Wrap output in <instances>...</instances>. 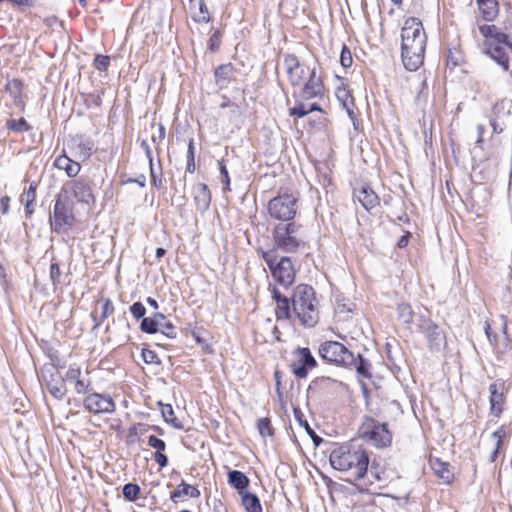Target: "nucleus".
<instances>
[{"instance_id":"obj_5","label":"nucleus","mask_w":512,"mask_h":512,"mask_svg":"<svg viewBox=\"0 0 512 512\" xmlns=\"http://www.w3.org/2000/svg\"><path fill=\"white\" fill-rule=\"evenodd\" d=\"M272 236L275 246L285 253L305 252L309 248L304 226L295 221L279 223Z\"/></svg>"},{"instance_id":"obj_9","label":"nucleus","mask_w":512,"mask_h":512,"mask_svg":"<svg viewBox=\"0 0 512 512\" xmlns=\"http://www.w3.org/2000/svg\"><path fill=\"white\" fill-rule=\"evenodd\" d=\"M318 353L323 360L337 366L351 367L355 362L354 353L338 341L323 342Z\"/></svg>"},{"instance_id":"obj_52","label":"nucleus","mask_w":512,"mask_h":512,"mask_svg":"<svg viewBox=\"0 0 512 512\" xmlns=\"http://www.w3.org/2000/svg\"><path fill=\"white\" fill-rule=\"evenodd\" d=\"M221 38H222V35L220 33V31L216 30L211 36H210V39L208 41V47L211 51H217L220 47V44H221Z\"/></svg>"},{"instance_id":"obj_36","label":"nucleus","mask_w":512,"mask_h":512,"mask_svg":"<svg viewBox=\"0 0 512 512\" xmlns=\"http://www.w3.org/2000/svg\"><path fill=\"white\" fill-rule=\"evenodd\" d=\"M294 418L299 423L300 426L304 427L306 432L313 438L314 442L316 443V440L314 437L320 439L314 432V430L310 427L309 423L304 417L303 412L299 407L293 408Z\"/></svg>"},{"instance_id":"obj_43","label":"nucleus","mask_w":512,"mask_h":512,"mask_svg":"<svg viewBox=\"0 0 512 512\" xmlns=\"http://www.w3.org/2000/svg\"><path fill=\"white\" fill-rule=\"evenodd\" d=\"M340 63L344 68L350 67L353 63L352 53L345 44L342 45Z\"/></svg>"},{"instance_id":"obj_55","label":"nucleus","mask_w":512,"mask_h":512,"mask_svg":"<svg viewBox=\"0 0 512 512\" xmlns=\"http://www.w3.org/2000/svg\"><path fill=\"white\" fill-rule=\"evenodd\" d=\"M141 355H142L143 361L147 364H153V363L160 362L157 354L152 350L144 348V349H142Z\"/></svg>"},{"instance_id":"obj_20","label":"nucleus","mask_w":512,"mask_h":512,"mask_svg":"<svg viewBox=\"0 0 512 512\" xmlns=\"http://www.w3.org/2000/svg\"><path fill=\"white\" fill-rule=\"evenodd\" d=\"M273 299L276 301L277 320L290 319L293 314L291 299L282 295L276 288L273 289Z\"/></svg>"},{"instance_id":"obj_39","label":"nucleus","mask_w":512,"mask_h":512,"mask_svg":"<svg viewBox=\"0 0 512 512\" xmlns=\"http://www.w3.org/2000/svg\"><path fill=\"white\" fill-rule=\"evenodd\" d=\"M257 429L262 437L272 436L274 434L271 421L267 417L258 419Z\"/></svg>"},{"instance_id":"obj_13","label":"nucleus","mask_w":512,"mask_h":512,"mask_svg":"<svg viewBox=\"0 0 512 512\" xmlns=\"http://www.w3.org/2000/svg\"><path fill=\"white\" fill-rule=\"evenodd\" d=\"M419 331L424 333L431 350H440L445 345V335L442 329L429 318L421 317L418 323Z\"/></svg>"},{"instance_id":"obj_8","label":"nucleus","mask_w":512,"mask_h":512,"mask_svg":"<svg viewBox=\"0 0 512 512\" xmlns=\"http://www.w3.org/2000/svg\"><path fill=\"white\" fill-rule=\"evenodd\" d=\"M262 258L269 267L273 278L280 285L288 287L294 282L295 270L289 257H281L277 260L275 251L269 250L262 253Z\"/></svg>"},{"instance_id":"obj_15","label":"nucleus","mask_w":512,"mask_h":512,"mask_svg":"<svg viewBox=\"0 0 512 512\" xmlns=\"http://www.w3.org/2000/svg\"><path fill=\"white\" fill-rule=\"evenodd\" d=\"M283 63L289 83L293 87L300 86L305 76V70L301 66L297 56L294 54H286L284 55Z\"/></svg>"},{"instance_id":"obj_1","label":"nucleus","mask_w":512,"mask_h":512,"mask_svg":"<svg viewBox=\"0 0 512 512\" xmlns=\"http://www.w3.org/2000/svg\"><path fill=\"white\" fill-rule=\"evenodd\" d=\"M426 44L422 22L415 17L406 19L401 30V58L407 70L416 71L423 65Z\"/></svg>"},{"instance_id":"obj_19","label":"nucleus","mask_w":512,"mask_h":512,"mask_svg":"<svg viewBox=\"0 0 512 512\" xmlns=\"http://www.w3.org/2000/svg\"><path fill=\"white\" fill-rule=\"evenodd\" d=\"M193 198L196 209L201 213L206 212L211 203V193L204 183H197L193 186Z\"/></svg>"},{"instance_id":"obj_40","label":"nucleus","mask_w":512,"mask_h":512,"mask_svg":"<svg viewBox=\"0 0 512 512\" xmlns=\"http://www.w3.org/2000/svg\"><path fill=\"white\" fill-rule=\"evenodd\" d=\"M337 98L342 102L343 106L346 108L350 117L354 114L353 111L349 108V103H353V98L349 94V92L345 88H339L336 93Z\"/></svg>"},{"instance_id":"obj_34","label":"nucleus","mask_w":512,"mask_h":512,"mask_svg":"<svg viewBox=\"0 0 512 512\" xmlns=\"http://www.w3.org/2000/svg\"><path fill=\"white\" fill-rule=\"evenodd\" d=\"M140 330L147 334H155L159 332V323L156 321L154 315L152 317H145L140 323Z\"/></svg>"},{"instance_id":"obj_38","label":"nucleus","mask_w":512,"mask_h":512,"mask_svg":"<svg viewBox=\"0 0 512 512\" xmlns=\"http://www.w3.org/2000/svg\"><path fill=\"white\" fill-rule=\"evenodd\" d=\"M432 468L435 471V473L442 478L445 482H449L452 474L448 469V465L446 463H442L440 461H436L432 464Z\"/></svg>"},{"instance_id":"obj_61","label":"nucleus","mask_w":512,"mask_h":512,"mask_svg":"<svg viewBox=\"0 0 512 512\" xmlns=\"http://www.w3.org/2000/svg\"><path fill=\"white\" fill-rule=\"evenodd\" d=\"M409 237H410L409 232H407L405 235L401 236V238L397 242V246L399 248H405L409 243Z\"/></svg>"},{"instance_id":"obj_57","label":"nucleus","mask_w":512,"mask_h":512,"mask_svg":"<svg viewBox=\"0 0 512 512\" xmlns=\"http://www.w3.org/2000/svg\"><path fill=\"white\" fill-rule=\"evenodd\" d=\"M154 459L161 468H164L168 465V457L162 452H155Z\"/></svg>"},{"instance_id":"obj_28","label":"nucleus","mask_w":512,"mask_h":512,"mask_svg":"<svg viewBox=\"0 0 512 512\" xmlns=\"http://www.w3.org/2000/svg\"><path fill=\"white\" fill-rule=\"evenodd\" d=\"M5 90L13 98V102L16 106H23L22 90L23 83L18 79H12L7 82Z\"/></svg>"},{"instance_id":"obj_22","label":"nucleus","mask_w":512,"mask_h":512,"mask_svg":"<svg viewBox=\"0 0 512 512\" xmlns=\"http://www.w3.org/2000/svg\"><path fill=\"white\" fill-rule=\"evenodd\" d=\"M476 4L484 21L493 22L499 16L498 0H476Z\"/></svg>"},{"instance_id":"obj_12","label":"nucleus","mask_w":512,"mask_h":512,"mask_svg":"<svg viewBox=\"0 0 512 512\" xmlns=\"http://www.w3.org/2000/svg\"><path fill=\"white\" fill-rule=\"evenodd\" d=\"M294 359L290 364L292 373L297 378H306L308 371L317 366V361L307 347L297 348L294 352Z\"/></svg>"},{"instance_id":"obj_35","label":"nucleus","mask_w":512,"mask_h":512,"mask_svg":"<svg viewBox=\"0 0 512 512\" xmlns=\"http://www.w3.org/2000/svg\"><path fill=\"white\" fill-rule=\"evenodd\" d=\"M140 491L138 484L127 483L123 486L122 494L127 501L134 502L138 499Z\"/></svg>"},{"instance_id":"obj_30","label":"nucleus","mask_w":512,"mask_h":512,"mask_svg":"<svg viewBox=\"0 0 512 512\" xmlns=\"http://www.w3.org/2000/svg\"><path fill=\"white\" fill-rule=\"evenodd\" d=\"M242 495V505L247 512H262V506L257 495L244 492Z\"/></svg>"},{"instance_id":"obj_64","label":"nucleus","mask_w":512,"mask_h":512,"mask_svg":"<svg viewBox=\"0 0 512 512\" xmlns=\"http://www.w3.org/2000/svg\"><path fill=\"white\" fill-rule=\"evenodd\" d=\"M154 317L156 321L159 323V327L165 322H167L166 316L160 312L154 313Z\"/></svg>"},{"instance_id":"obj_62","label":"nucleus","mask_w":512,"mask_h":512,"mask_svg":"<svg viewBox=\"0 0 512 512\" xmlns=\"http://www.w3.org/2000/svg\"><path fill=\"white\" fill-rule=\"evenodd\" d=\"M158 130H159V134H157V136H155V135L152 136L153 142H156L157 140H163L165 137V127L162 124H159Z\"/></svg>"},{"instance_id":"obj_29","label":"nucleus","mask_w":512,"mask_h":512,"mask_svg":"<svg viewBox=\"0 0 512 512\" xmlns=\"http://www.w3.org/2000/svg\"><path fill=\"white\" fill-rule=\"evenodd\" d=\"M190 4L192 7H198V12L193 13V20L198 23H208L211 18L209 15L208 8L204 0H191Z\"/></svg>"},{"instance_id":"obj_47","label":"nucleus","mask_w":512,"mask_h":512,"mask_svg":"<svg viewBox=\"0 0 512 512\" xmlns=\"http://www.w3.org/2000/svg\"><path fill=\"white\" fill-rule=\"evenodd\" d=\"M159 331L163 335H165L166 337H168L170 339H174V338L177 337L176 328H175V326L170 321H167L164 324H162L160 326V330Z\"/></svg>"},{"instance_id":"obj_33","label":"nucleus","mask_w":512,"mask_h":512,"mask_svg":"<svg viewBox=\"0 0 512 512\" xmlns=\"http://www.w3.org/2000/svg\"><path fill=\"white\" fill-rule=\"evenodd\" d=\"M5 127L8 130L16 133L25 132L32 129V126L24 118H20L18 120L13 118L8 119L6 121Z\"/></svg>"},{"instance_id":"obj_4","label":"nucleus","mask_w":512,"mask_h":512,"mask_svg":"<svg viewBox=\"0 0 512 512\" xmlns=\"http://www.w3.org/2000/svg\"><path fill=\"white\" fill-rule=\"evenodd\" d=\"M291 303L293 314L301 325L314 327L319 321L318 300L315 290L307 284L297 285L292 293Z\"/></svg>"},{"instance_id":"obj_60","label":"nucleus","mask_w":512,"mask_h":512,"mask_svg":"<svg viewBox=\"0 0 512 512\" xmlns=\"http://www.w3.org/2000/svg\"><path fill=\"white\" fill-rule=\"evenodd\" d=\"M140 145L145 151V155L149 161V164L153 163L152 151H151V148H150L149 144L147 143V141L142 140Z\"/></svg>"},{"instance_id":"obj_26","label":"nucleus","mask_w":512,"mask_h":512,"mask_svg":"<svg viewBox=\"0 0 512 512\" xmlns=\"http://www.w3.org/2000/svg\"><path fill=\"white\" fill-rule=\"evenodd\" d=\"M54 166L59 170L65 171L69 177H75L81 169V166L78 162L72 160L65 154L59 155L55 159Z\"/></svg>"},{"instance_id":"obj_48","label":"nucleus","mask_w":512,"mask_h":512,"mask_svg":"<svg viewBox=\"0 0 512 512\" xmlns=\"http://www.w3.org/2000/svg\"><path fill=\"white\" fill-rule=\"evenodd\" d=\"M110 65L109 56L97 55L94 59V67L99 71H106Z\"/></svg>"},{"instance_id":"obj_10","label":"nucleus","mask_w":512,"mask_h":512,"mask_svg":"<svg viewBox=\"0 0 512 512\" xmlns=\"http://www.w3.org/2000/svg\"><path fill=\"white\" fill-rule=\"evenodd\" d=\"M51 229L57 234H65L75 224L72 208L58 195L53 209V218L50 219Z\"/></svg>"},{"instance_id":"obj_6","label":"nucleus","mask_w":512,"mask_h":512,"mask_svg":"<svg viewBox=\"0 0 512 512\" xmlns=\"http://www.w3.org/2000/svg\"><path fill=\"white\" fill-rule=\"evenodd\" d=\"M298 196L288 190L280 191L268 202V214L283 223L292 222L297 214Z\"/></svg>"},{"instance_id":"obj_58","label":"nucleus","mask_w":512,"mask_h":512,"mask_svg":"<svg viewBox=\"0 0 512 512\" xmlns=\"http://www.w3.org/2000/svg\"><path fill=\"white\" fill-rule=\"evenodd\" d=\"M187 162H195L194 140L190 139L187 149Z\"/></svg>"},{"instance_id":"obj_7","label":"nucleus","mask_w":512,"mask_h":512,"mask_svg":"<svg viewBox=\"0 0 512 512\" xmlns=\"http://www.w3.org/2000/svg\"><path fill=\"white\" fill-rule=\"evenodd\" d=\"M361 439L376 448H386L392 443V432L387 423H380L372 417H365L358 429Z\"/></svg>"},{"instance_id":"obj_23","label":"nucleus","mask_w":512,"mask_h":512,"mask_svg":"<svg viewBox=\"0 0 512 512\" xmlns=\"http://www.w3.org/2000/svg\"><path fill=\"white\" fill-rule=\"evenodd\" d=\"M234 76L235 68L231 63L219 65L214 71L215 83L220 89L227 88Z\"/></svg>"},{"instance_id":"obj_63","label":"nucleus","mask_w":512,"mask_h":512,"mask_svg":"<svg viewBox=\"0 0 512 512\" xmlns=\"http://www.w3.org/2000/svg\"><path fill=\"white\" fill-rule=\"evenodd\" d=\"M33 202L34 201H24V205H25V213H26V216L27 217H30L33 212H34V209H33Z\"/></svg>"},{"instance_id":"obj_49","label":"nucleus","mask_w":512,"mask_h":512,"mask_svg":"<svg viewBox=\"0 0 512 512\" xmlns=\"http://www.w3.org/2000/svg\"><path fill=\"white\" fill-rule=\"evenodd\" d=\"M81 377H82V373H81L80 368L71 366V367H69L64 379H65V381L72 382L75 384L76 381L81 379Z\"/></svg>"},{"instance_id":"obj_11","label":"nucleus","mask_w":512,"mask_h":512,"mask_svg":"<svg viewBox=\"0 0 512 512\" xmlns=\"http://www.w3.org/2000/svg\"><path fill=\"white\" fill-rule=\"evenodd\" d=\"M84 408L93 414H112L116 404L109 394L89 393L83 401Z\"/></svg>"},{"instance_id":"obj_45","label":"nucleus","mask_w":512,"mask_h":512,"mask_svg":"<svg viewBox=\"0 0 512 512\" xmlns=\"http://www.w3.org/2000/svg\"><path fill=\"white\" fill-rule=\"evenodd\" d=\"M103 94H104L103 90L90 93V94L86 95L85 103L87 104V106L94 105L96 107H100L102 104Z\"/></svg>"},{"instance_id":"obj_44","label":"nucleus","mask_w":512,"mask_h":512,"mask_svg":"<svg viewBox=\"0 0 512 512\" xmlns=\"http://www.w3.org/2000/svg\"><path fill=\"white\" fill-rule=\"evenodd\" d=\"M218 165H219V171L221 174V181L224 184L223 190H224V192L230 191V177H229L227 167L223 160L219 161Z\"/></svg>"},{"instance_id":"obj_42","label":"nucleus","mask_w":512,"mask_h":512,"mask_svg":"<svg viewBox=\"0 0 512 512\" xmlns=\"http://www.w3.org/2000/svg\"><path fill=\"white\" fill-rule=\"evenodd\" d=\"M74 389L76 393L78 394H89L92 393L91 389V382L89 379H86L85 377H81L76 383L74 384Z\"/></svg>"},{"instance_id":"obj_51","label":"nucleus","mask_w":512,"mask_h":512,"mask_svg":"<svg viewBox=\"0 0 512 512\" xmlns=\"http://www.w3.org/2000/svg\"><path fill=\"white\" fill-rule=\"evenodd\" d=\"M36 189L37 184L35 182L30 183L29 188L24 191V193L21 195V202L24 201H35L36 198Z\"/></svg>"},{"instance_id":"obj_18","label":"nucleus","mask_w":512,"mask_h":512,"mask_svg":"<svg viewBox=\"0 0 512 512\" xmlns=\"http://www.w3.org/2000/svg\"><path fill=\"white\" fill-rule=\"evenodd\" d=\"M504 382L496 381L489 386L490 391V409L491 413L499 417L504 409L505 396H504Z\"/></svg>"},{"instance_id":"obj_50","label":"nucleus","mask_w":512,"mask_h":512,"mask_svg":"<svg viewBox=\"0 0 512 512\" xmlns=\"http://www.w3.org/2000/svg\"><path fill=\"white\" fill-rule=\"evenodd\" d=\"M150 165V174H151V181H152V184L156 187V188H160L162 186V169L161 167L159 168V170L157 171L155 168H154V165L153 163L149 164Z\"/></svg>"},{"instance_id":"obj_17","label":"nucleus","mask_w":512,"mask_h":512,"mask_svg":"<svg viewBox=\"0 0 512 512\" xmlns=\"http://www.w3.org/2000/svg\"><path fill=\"white\" fill-rule=\"evenodd\" d=\"M49 372V376L43 374L46 387L53 397L61 400L64 398L67 392L65 379L55 368H51Z\"/></svg>"},{"instance_id":"obj_37","label":"nucleus","mask_w":512,"mask_h":512,"mask_svg":"<svg viewBox=\"0 0 512 512\" xmlns=\"http://www.w3.org/2000/svg\"><path fill=\"white\" fill-rule=\"evenodd\" d=\"M398 319L404 324H410L413 319V311L410 305L401 303L397 306Z\"/></svg>"},{"instance_id":"obj_53","label":"nucleus","mask_w":512,"mask_h":512,"mask_svg":"<svg viewBox=\"0 0 512 512\" xmlns=\"http://www.w3.org/2000/svg\"><path fill=\"white\" fill-rule=\"evenodd\" d=\"M148 445L150 447L156 449V452H162L166 448V443L162 439H160L154 435L149 436Z\"/></svg>"},{"instance_id":"obj_2","label":"nucleus","mask_w":512,"mask_h":512,"mask_svg":"<svg viewBox=\"0 0 512 512\" xmlns=\"http://www.w3.org/2000/svg\"><path fill=\"white\" fill-rule=\"evenodd\" d=\"M329 461L334 469L345 473V480L352 484H357L368 472L369 455L360 447L338 446L331 451Z\"/></svg>"},{"instance_id":"obj_25","label":"nucleus","mask_w":512,"mask_h":512,"mask_svg":"<svg viewBox=\"0 0 512 512\" xmlns=\"http://www.w3.org/2000/svg\"><path fill=\"white\" fill-rule=\"evenodd\" d=\"M200 496V491L190 484H187L186 482L182 481L176 489L171 492L170 499L174 503H178L181 499L185 497L189 498H198Z\"/></svg>"},{"instance_id":"obj_32","label":"nucleus","mask_w":512,"mask_h":512,"mask_svg":"<svg viewBox=\"0 0 512 512\" xmlns=\"http://www.w3.org/2000/svg\"><path fill=\"white\" fill-rule=\"evenodd\" d=\"M352 366L355 367L359 376L367 379L371 378V364L367 359L363 358L360 354L355 356V362L351 365V367Z\"/></svg>"},{"instance_id":"obj_24","label":"nucleus","mask_w":512,"mask_h":512,"mask_svg":"<svg viewBox=\"0 0 512 512\" xmlns=\"http://www.w3.org/2000/svg\"><path fill=\"white\" fill-rule=\"evenodd\" d=\"M358 201L366 210H371L379 205V197L368 185H364L356 193Z\"/></svg>"},{"instance_id":"obj_3","label":"nucleus","mask_w":512,"mask_h":512,"mask_svg":"<svg viewBox=\"0 0 512 512\" xmlns=\"http://www.w3.org/2000/svg\"><path fill=\"white\" fill-rule=\"evenodd\" d=\"M479 32L484 37V52L492 58L504 71L510 67L512 42L509 35L500 31L496 25L484 24L479 26Z\"/></svg>"},{"instance_id":"obj_54","label":"nucleus","mask_w":512,"mask_h":512,"mask_svg":"<svg viewBox=\"0 0 512 512\" xmlns=\"http://www.w3.org/2000/svg\"><path fill=\"white\" fill-rule=\"evenodd\" d=\"M49 274H50V279L55 287L58 284H60L61 271H60V267L57 263H52L50 265V273Z\"/></svg>"},{"instance_id":"obj_59","label":"nucleus","mask_w":512,"mask_h":512,"mask_svg":"<svg viewBox=\"0 0 512 512\" xmlns=\"http://www.w3.org/2000/svg\"><path fill=\"white\" fill-rule=\"evenodd\" d=\"M9 202H10V197L7 195L2 196L0 198V208H1L2 214H4V215L9 212Z\"/></svg>"},{"instance_id":"obj_31","label":"nucleus","mask_w":512,"mask_h":512,"mask_svg":"<svg viewBox=\"0 0 512 512\" xmlns=\"http://www.w3.org/2000/svg\"><path fill=\"white\" fill-rule=\"evenodd\" d=\"M101 303V314L99 317L92 315L95 321L94 328H98L105 319H107L114 312V306L112 301L109 298L101 299L99 301Z\"/></svg>"},{"instance_id":"obj_21","label":"nucleus","mask_w":512,"mask_h":512,"mask_svg":"<svg viewBox=\"0 0 512 512\" xmlns=\"http://www.w3.org/2000/svg\"><path fill=\"white\" fill-rule=\"evenodd\" d=\"M72 193L79 202L86 204L94 202L92 188L84 179L80 178L72 182Z\"/></svg>"},{"instance_id":"obj_16","label":"nucleus","mask_w":512,"mask_h":512,"mask_svg":"<svg viewBox=\"0 0 512 512\" xmlns=\"http://www.w3.org/2000/svg\"><path fill=\"white\" fill-rule=\"evenodd\" d=\"M324 94V84L321 77L316 75V69H310L309 78L302 87L300 97L303 100H310L317 97H322Z\"/></svg>"},{"instance_id":"obj_27","label":"nucleus","mask_w":512,"mask_h":512,"mask_svg":"<svg viewBox=\"0 0 512 512\" xmlns=\"http://www.w3.org/2000/svg\"><path fill=\"white\" fill-rule=\"evenodd\" d=\"M249 478L241 471L231 470L228 472V483L239 491L240 494L244 493V490L249 485Z\"/></svg>"},{"instance_id":"obj_14","label":"nucleus","mask_w":512,"mask_h":512,"mask_svg":"<svg viewBox=\"0 0 512 512\" xmlns=\"http://www.w3.org/2000/svg\"><path fill=\"white\" fill-rule=\"evenodd\" d=\"M511 110L512 101L509 99H502L494 104L490 116V125L494 133L500 134L503 132L504 126L507 125L511 116Z\"/></svg>"},{"instance_id":"obj_56","label":"nucleus","mask_w":512,"mask_h":512,"mask_svg":"<svg viewBox=\"0 0 512 512\" xmlns=\"http://www.w3.org/2000/svg\"><path fill=\"white\" fill-rule=\"evenodd\" d=\"M289 115L302 118L308 115V110L303 103L299 102L295 107L289 109Z\"/></svg>"},{"instance_id":"obj_46","label":"nucleus","mask_w":512,"mask_h":512,"mask_svg":"<svg viewBox=\"0 0 512 512\" xmlns=\"http://www.w3.org/2000/svg\"><path fill=\"white\" fill-rule=\"evenodd\" d=\"M129 310L135 319L138 320V319L145 318L144 316L146 314V308L144 307V305L141 302L133 303L130 306Z\"/></svg>"},{"instance_id":"obj_41","label":"nucleus","mask_w":512,"mask_h":512,"mask_svg":"<svg viewBox=\"0 0 512 512\" xmlns=\"http://www.w3.org/2000/svg\"><path fill=\"white\" fill-rule=\"evenodd\" d=\"M161 413H162L164 420L167 423H171L174 427L180 428V425L177 423V419L175 417L172 405H170V404L162 405Z\"/></svg>"}]
</instances>
